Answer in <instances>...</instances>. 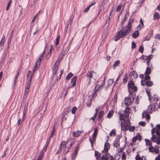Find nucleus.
<instances>
[{
	"label": "nucleus",
	"mask_w": 160,
	"mask_h": 160,
	"mask_svg": "<svg viewBox=\"0 0 160 160\" xmlns=\"http://www.w3.org/2000/svg\"><path fill=\"white\" fill-rule=\"evenodd\" d=\"M132 17V15L131 16L129 19L128 25L122 28L121 30L118 32L117 34L114 37V40L115 41H117L121 38H124L130 32L132 27L131 24L134 22V19H131Z\"/></svg>",
	"instance_id": "1"
},
{
	"label": "nucleus",
	"mask_w": 160,
	"mask_h": 160,
	"mask_svg": "<svg viewBox=\"0 0 160 160\" xmlns=\"http://www.w3.org/2000/svg\"><path fill=\"white\" fill-rule=\"evenodd\" d=\"M128 89L129 92H132V91H130V89H133L134 92H137L138 88L134 84V82L132 81H129L128 82Z\"/></svg>",
	"instance_id": "2"
},
{
	"label": "nucleus",
	"mask_w": 160,
	"mask_h": 160,
	"mask_svg": "<svg viewBox=\"0 0 160 160\" xmlns=\"http://www.w3.org/2000/svg\"><path fill=\"white\" fill-rule=\"evenodd\" d=\"M72 139H67V141H62L61 143L60 144H62V146H64V147L63 151V153L64 154L66 155L68 152V151H67L65 150L66 148L67 144L68 143H71Z\"/></svg>",
	"instance_id": "3"
},
{
	"label": "nucleus",
	"mask_w": 160,
	"mask_h": 160,
	"mask_svg": "<svg viewBox=\"0 0 160 160\" xmlns=\"http://www.w3.org/2000/svg\"><path fill=\"white\" fill-rule=\"evenodd\" d=\"M133 92L129 93V95L128 98H125V104L126 106H128L130 105L132 103V101L131 100V98L132 96Z\"/></svg>",
	"instance_id": "4"
},
{
	"label": "nucleus",
	"mask_w": 160,
	"mask_h": 160,
	"mask_svg": "<svg viewBox=\"0 0 160 160\" xmlns=\"http://www.w3.org/2000/svg\"><path fill=\"white\" fill-rule=\"evenodd\" d=\"M57 62L58 61L57 60L52 68V77L55 76L58 70V66L56 64Z\"/></svg>",
	"instance_id": "5"
},
{
	"label": "nucleus",
	"mask_w": 160,
	"mask_h": 160,
	"mask_svg": "<svg viewBox=\"0 0 160 160\" xmlns=\"http://www.w3.org/2000/svg\"><path fill=\"white\" fill-rule=\"evenodd\" d=\"M98 132V128L97 127H96L94 129V133L92 135V139H93V141H94V142H95L96 140Z\"/></svg>",
	"instance_id": "6"
},
{
	"label": "nucleus",
	"mask_w": 160,
	"mask_h": 160,
	"mask_svg": "<svg viewBox=\"0 0 160 160\" xmlns=\"http://www.w3.org/2000/svg\"><path fill=\"white\" fill-rule=\"evenodd\" d=\"M77 78V76H75L72 78L71 81V83H72V84L70 88H72L75 86L76 83Z\"/></svg>",
	"instance_id": "7"
},
{
	"label": "nucleus",
	"mask_w": 160,
	"mask_h": 160,
	"mask_svg": "<svg viewBox=\"0 0 160 160\" xmlns=\"http://www.w3.org/2000/svg\"><path fill=\"white\" fill-rule=\"evenodd\" d=\"M153 30H152L148 33L147 36L145 37V40L148 41L149 40L151 36L153 35Z\"/></svg>",
	"instance_id": "8"
},
{
	"label": "nucleus",
	"mask_w": 160,
	"mask_h": 160,
	"mask_svg": "<svg viewBox=\"0 0 160 160\" xmlns=\"http://www.w3.org/2000/svg\"><path fill=\"white\" fill-rule=\"evenodd\" d=\"M96 73L93 71H90L87 73L86 76L88 77V79H91L93 78V74Z\"/></svg>",
	"instance_id": "9"
},
{
	"label": "nucleus",
	"mask_w": 160,
	"mask_h": 160,
	"mask_svg": "<svg viewBox=\"0 0 160 160\" xmlns=\"http://www.w3.org/2000/svg\"><path fill=\"white\" fill-rule=\"evenodd\" d=\"M30 85L31 84L27 82L26 87L25 89L24 96L26 95L28 93Z\"/></svg>",
	"instance_id": "10"
},
{
	"label": "nucleus",
	"mask_w": 160,
	"mask_h": 160,
	"mask_svg": "<svg viewBox=\"0 0 160 160\" xmlns=\"http://www.w3.org/2000/svg\"><path fill=\"white\" fill-rule=\"evenodd\" d=\"M79 147L80 144L78 143V144L77 145L76 147L75 148V149L74 152L73 157L74 159L76 157V156H77L78 152L79 150Z\"/></svg>",
	"instance_id": "11"
},
{
	"label": "nucleus",
	"mask_w": 160,
	"mask_h": 160,
	"mask_svg": "<svg viewBox=\"0 0 160 160\" xmlns=\"http://www.w3.org/2000/svg\"><path fill=\"white\" fill-rule=\"evenodd\" d=\"M110 144L108 142H106L104 145V150H105V152L106 153L108 151L109 149L110 148Z\"/></svg>",
	"instance_id": "12"
},
{
	"label": "nucleus",
	"mask_w": 160,
	"mask_h": 160,
	"mask_svg": "<svg viewBox=\"0 0 160 160\" xmlns=\"http://www.w3.org/2000/svg\"><path fill=\"white\" fill-rule=\"evenodd\" d=\"M95 2H92L91 4H90L89 6H88L87 8L84 9L83 11V12L85 13H86L88 12L89 10L90 9V8H91L92 6L94 5L96 3Z\"/></svg>",
	"instance_id": "13"
},
{
	"label": "nucleus",
	"mask_w": 160,
	"mask_h": 160,
	"mask_svg": "<svg viewBox=\"0 0 160 160\" xmlns=\"http://www.w3.org/2000/svg\"><path fill=\"white\" fill-rule=\"evenodd\" d=\"M130 110V108L127 107H126L124 113L125 116V117H129V111Z\"/></svg>",
	"instance_id": "14"
},
{
	"label": "nucleus",
	"mask_w": 160,
	"mask_h": 160,
	"mask_svg": "<svg viewBox=\"0 0 160 160\" xmlns=\"http://www.w3.org/2000/svg\"><path fill=\"white\" fill-rule=\"evenodd\" d=\"M121 129L122 130L124 131H127L128 129V128L126 124H123L122 122L121 123Z\"/></svg>",
	"instance_id": "15"
},
{
	"label": "nucleus",
	"mask_w": 160,
	"mask_h": 160,
	"mask_svg": "<svg viewBox=\"0 0 160 160\" xmlns=\"http://www.w3.org/2000/svg\"><path fill=\"white\" fill-rule=\"evenodd\" d=\"M139 35V32L136 30L132 34V36L134 38L138 37Z\"/></svg>",
	"instance_id": "16"
},
{
	"label": "nucleus",
	"mask_w": 160,
	"mask_h": 160,
	"mask_svg": "<svg viewBox=\"0 0 160 160\" xmlns=\"http://www.w3.org/2000/svg\"><path fill=\"white\" fill-rule=\"evenodd\" d=\"M120 62L119 60H118L116 61H115L114 62V64L113 66V69H115L116 68V67L118 66L120 64Z\"/></svg>",
	"instance_id": "17"
},
{
	"label": "nucleus",
	"mask_w": 160,
	"mask_h": 160,
	"mask_svg": "<svg viewBox=\"0 0 160 160\" xmlns=\"http://www.w3.org/2000/svg\"><path fill=\"white\" fill-rule=\"evenodd\" d=\"M160 18V15L157 12H155L153 15V19L154 20H156L157 19H159Z\"/></svg>",
	"instance_id": "18"
},
{
	"label": "nucleus",
	"mask_w": 160,
	"mask_h": 160,
	"mask_svg": "<svg viewBox=\"0 0 160 160\" xmlns=\"http://www.w3.org/2000/svg\"><path fill=\"white\" fill-rule=\"evenodd\" d=\"M104 114V111H100L98 113V117L97 118L98 121H99L101 118V117L103 116Z\"/></svg>",
	"instance_id": "19"
},
{
	"label": "nucleus",
	"mask_w": 160,
	"mask_h": 160,
	"mask_svg": "<svg viewBox=\"0 0 160 160\" xmlns=\"http://www.w3.org/2000/svg\"><path fill=\"white\" fill-rule=\"evenodd\" d=\"M101 153H99L98 151H95V156L97 160H98V159L101 157Z\"/></svg>",
	"instance_id": "20"
},
{
	"label": "nucleus",
	"mask_w": 160,
	"mask_h": 160,
	"mask_svg": "<svg viewBox=\"0 0 160 160\" xmlns=\"http://www.w3.org/2000/svg\"><path fill=\"white\" fill-rule=\"evenodd\" d=\"M81 132L80 131L78 130L77 131L76 133L75 132H73L72 135L74 137H77L79 136L81 134Z\"/></svg>",
	"instance_id": "21"
},
{
	"label": "nucleus",
	"mask_w": 160,
	"mask_h": 160,
	"mask_svg": "<svg viewBox=\"0 0 160 160\" xmlns=\"http://www.w3.org/2000/svg\"><path fill=\"white\" fill-rule=\"evenodd\" d=\"M151 72V70L149 67H147L146 71L145 72V75H149Z\"/></svg>",
	"instance_id": "22"
},
{
	"label": "nucleus",
	"mask_w": 160,
	"mask_h": 160,
	"mask_svg": "<svg viewBox=\"0 0 160 160\" xmlns=\"http://www.w3.org/2000/svg\"><path fill=\"white\" fill-rule=\"evenodd\" d=\"M74 140L73 139H72V140L71 142V143H70V145L69 147H68L67 148L66 147V149L65 150H66L67 151H68V152H69V150L70 149V148L71 147L72 145L74 144Z\"/></svg>",
	"instance_id": "23"
},
{
	"label": "nucleus",
	"mask_w": 160,
	"mask_h": 160,
	"mask_svg": "<svg viewBox=\"0 0 160 160\" xmlns=\"http://www.w3.org/2000/svg\"><path fill=\"white\" fill-rule=\"evenodd\" d=\"M113 113L114 112L113 110H110L107 115V117L108 118H111L113 116Z\"/></svg>",
	"instance_id": "24"
},
{
	"label": "nucleus",
	"mask_w": 160,
	"mask_h": 160,
	"mask_svg": "<svg viewBox=\"0 0 160 160\" xmlns=\"http://www.w3.org/2000/svg\"><path fill=\"white\" fill-rule=\"evenodd\" d=\"M146 85L147 87L151 86L153 85V82L151 81L148 80L146 82Z\"/></svg>",
	"instance_id": "25"
},
{
	"label": "nucleus",
	"mask_w": 160,
	"mask_h": 160,
	"mask_svg": "<svg viewBox=\"0 0 160 160\" xmlns=\"http://www.w3.org/2000/svg\"><path fill=\"white\" fill-rule=\"evenodd\" d=\"M28 102L27 104H25L24 108V110L23 111V113H24V115L25 114H26V112L28 110Z\"/></svg>",
	"instance_id": "26"
},
{
	"label": "nucleus",
	"mask_w": 160,
	"mask_h": 160,
	"mask_svg": "<svg viewBox=\"0 0 160 160\" xmlns=\"http://www.w3.org/2000/svg\"><path fill=\"white\" fill-rule=\"evenodd\" d=\"M114 82L113 79H109L108 81L107 85L108 86H110Z\"/></svg>",
	"instance_id": "27"
},
{
	"label": "nucleus",
	"mask_w": 160,
	"mask_h": 160,
	"mask_svg": "<svg viewBox=\"0 0 160 160\" xmlns=\"http://www.w3.org/2000/svg\"><path fill=\"white\" fill-rule=\"evenodd\" d=\"M62 144H60L59 147V149L56 153V154H58L61 153L62 150Z\"/></svg>",
	"instance_id": "28"
},
{
	"label": "nucleus",
	"mask_w": 160,
	"mask_h": 160,
	"mask_svg": "<svg viewBox=\"0 0 160 160\" xmlns=\"http://www.w3.org/2000/svg\"><path fill=\"white\" fill-rule=\"evenodd\" d=\"M12 0H9L7 4V6L6 8V10H8L10 6L11 5V3H12Z\"/></svg>",
	"instance_id": "29"
},
{
	"label": "nucleus",
	"mask_w": 160,
	"mask_h": 160,
	"mask_svg": "<svg viewBox=\"0 0 160 160\" xmlns=\"http://www.w3.org/2000/svg\"><path fill=\"white\" fill-rule=\"evenodd\" d=\"M128 78L127 76V73L125 75L124 78L123 79V82L125 84L128 81Z\"/></svg>",
	"instance_id": "30"
},
{
	"label": "nucleus",
	"mask_w": 160,
	"mask_h": 160,
	"mask_svg": "<svg viewBox=\"0 0 160 160\" xmlns=\"http://www.w3.org/2000/svg\"><path fill=\"white\" fill-rule=\"evenodd\" d=\"M5 39V36L4 35H3L1 41H0V45H3L4 43V39Z\"/></svg>",
	"instance_id": "31"
},
{
	"label": "nucleus",
	"mask_w": 160,
	"mask_h": 160,
	"mask_svg": "<svg viewBox=\"0 0 160 160\" xmlns=\"http://www.w3.org/2000/svg\"><path fill=\"white\" fill-rule=\"evenodd\" d=\"M141 58H142L143 61H144V62H145L148 59V56H144L143 55H142L141 57Z\"/></svg>",
	"instance_id": "32"
},
{
	"label": "nucleus",
	"mask_w": 160,
	"mask_h": 160,
	"mask_svg": "<svg viewBox=\"0 0 160 160\" xmlns=\"http://www.w3.org/2000/svg\"><path fill=\"white\" fill-rule=\"evenodd\" d=\"M113 146L116 148L120 146L119 142L115 141L113 143Z\"/></svg>",
	"instance_id": "33"
},
{
	"label": "nucleus",
	"mask_w": 160,
	"mask_h": 160,
	"mask_svg": "<svg viewBox=\"0 0 160 160\" xmlns=\"http://www.w3.org/2000/svg\"><path fill=\"white\" fill-rule=\"evenodd\" d=\"M60 36L59 35H58L57 36V38L55 40V45H58L59 42V39L60 38Z\"/></svg>",
	"instance_id": "34"
},
{
	"label": "nucleus",
	"mask_w": 160,
	"mask_h": 160,
	"mask_svg": "<svg viewBox=\"0 0 160 160\" xmlns=\"http://www.w3.org/2000/svg\"><path fill=\"white\" fill-rule=\"evenodd\" d=\"M108 2V0H103L101 2V6L104 7L105 5Z\"/></svg>",
	"instance_id": "35"
},
{
	"label": "nucleus",
	"mask_w": 160,
	"mask_h": 160,
	"mask_svg": "<svg viewBox=\"0 0 160 160\" xmlns=\"http://www.w3.org/2000/svg\"><path fill=\"white\" fill-rule=\"evenodd\" d=\"M73 74L72 72H70L67 75L66 78V80H68L73 76Z\"/></svg>",
	"instance_id": "36"
},
{
	"label": "nucleus",
	"mask_w": 160,
	"mask_h": 160,
	"mask_svg": "<svg viewBox=\"0 0 160 160\" xmlns=\"http://www.w3.org/2000/svg\"><path fill=\"white\" fill-rule=\"evenodd\" d=\"M124 115L123 114H120L119 115V120H124V122L125 121V120L124 118Z\"/></svg>",
	"instance_id": "37"
},
{
	"label": "nucleus",
	"mask_w": 160,
	"mask_h": 160,
	"mask_svg": "<svg viewBox=\"0 0 160 160\" xmlns=\"http://www.w3.org/2000/svg\"><path fill=\"white\" fill-rule=\"evenodd\" d=\"M52 52V47H51L49 49V51L48 52V53L47 54L46 57H50L51 55Z\"/></svg>",
	"instance_id": "38"
},
{
	"label": "nucleus",
	"mask_w": 160,
	"mask_h": 160,
	"mask_svg": "<svg viewBox=\"0 0 160 160\" xmlns=\"http://www.w3.org/2000/svg\"><path fill=\"white\" fill-rule=\"evenodd\" d=\"M92 104V99L90 98L87 103V106L88 107H90Z\"/></svg>",
	"instance_id": "39"
},
{
	"label": "nucleus",
	"mask_w": 160,
	"mask_h": 160,
	"mask_svg": "<svg viewBox=\"0 0 160 160\" xmlns=\"http://www.w3.org/2000/svg\"><path fill=\"white\" fill-rule=\"evenodd\" d=\"M77 108L76 107H73L71 110L72 113V114H74L76 112L77 110Z\"/></svg>",
	"instance_id": "40"
},
{
	"label": "nucleus",
	"mask_w": 160,
	"mask_h": 160,
	"mask_svg": "<svg viewBox=\"0 0 160 160\" xmlns=\"http://www.w3.org/2000/svg\"><path fill=\"white\" fill-rule=\"evenodd\" d=\"M116 135V132L114 130H112L109 134V135L111 136H112V135L113 136H115Z\"/></svg>",
	"instance_id": "41"
},
{
	"label": "nucleus",
	"mask_w": 160,
	"mask_h": 160,
	"mask_svg": "<svg viewBox=\"0 0 160 160\" xmlns=\"http://www.w3.org/2000/svg\"><path fill=\"white\" fill-rule=\"evenodd\" d=\"M122 135H119L118 136H117L115 140V141H117V142H119L120 139L121 138H122Z\"/></svg>",
	"instance_id": "42"
},
{
	"label": "nucleus",
	"mask_w": 160,
	"mask_h": 160,
	"mask_svg": "<svg viewBox=\"0 0 160 160\" xmlns=\"http://www.w3.org/2000/svg\"><path fill=\"white\" fill-rule=\"evenodd\" d=\"M38 64H37V62H36L35 65L33 69L32 72L34 73L36 70L38 69Z\"/></svg>",
	"instance_id": "43"
},
{
	"label": "nucleus",
	"mask_w": 160,
	"mask_h": 160,
	"mask_svg": "<svg viewBox=\"0 0 160 160\" xmlns=\"http://www.w3.org/2000/svg\"><path fill=\"white\" fill-rule=\"evenodd\" d=\"M73 18L74 17H73L72 15L71 17L68 20V23L69 24H72Z\"/></svg>",
	"instance_id": "44"
},
{
	"label": "nucleus",
	"mask_w": 160,
	"mask_h": 160,
	"mask_svg": "<svg viewBox=\"0 0 160 160\" xmlns=\"http://www.w3.org/2000/svg\"><path fill=\"white\" fill-rule=\"evenodd\" d=\"M34 73H33L32 72V73L29 79H28V81L27 82L31 84V82L32 78V77L33 75V74Z\"/></svg>",
	"instance_id": "45"
},
{
	"label": "nucleus",
	"mask_w": 160,
	"mask_h": 160,
	"mask_svg": "<svg viewBox=\"0 0 160 160\" xmlns=\"http://www.w3.org/2000/svg\"><path fill=\"white\" fill-rule=\"evenodd\" d=\"M126 155L125 152H123L122 155V160H126Z\"/></svg>",
	"instance_id": "46"
},
{
	"label": "nucleus",
	"mask_w": 160,
	"mask_h": 160,
	"mask_svg": "<svg viewBox=\"0 0 160 160\" xmlns=\"http://www.w3.org/2000/svg\"><path fill=\"white\" fill-rule=\"evenodd\" d=\"M136 137H137V138L138 140L139 141H141V137L140 135V133H137Z\"/></svg>",
	"instance_id": "47"
},
{
	"label": "nucleus",
	"mask_w": 160,
	"mask_h": 160,
	"mask_svg": "<svg viewBox=\"0 0 160 160\" xmlns=\"http://www.w3.org/2000/svg\"><path fill=\"white\" fill-rule=\"evenodd\" d=\"M55 129L54 127L52 129L51 132V137H53L54 136V133L55 132Z\"/></svg>",
	"instance_id": "48"
},
{
	"label": "nucleus",
	"mask_w": 160,
	"mask_h": 160,
	"mask_svg": "<svg viewBox=\"0 0 160 160\" xmlns=\"http://www.w3.org/2000/svg\"><path fill=\"white\" fill-rule=\"evenodd\" d=\"M156 133L158 137H160V129H157L156 131Z\"/></svg>",
	"instance_id": "49"
},
{
	"label": "nucleus",
	"mask_w": 160,
	"mask_h": 160,
	"mask_svg": "<svg viewBox=\"0 0 160 160\" xmlns=\"http://www.w3.org/2000/svg\"><path fill=\"white\" fill-rule=\"evenodd\" d=\"M122 6V5L121 4H120V5H119L118 6L116 9V11L117 12H118L120 10Z\"/></svg>",
	"instance_id": "50"
},
{
	"label": "nucleus",
	"mask_w": 160,
	"mask_h": 160,
	"mask_svg": "<svg viewBox=\"0 0 160 160\" xmlns=\"http://www.w3.org/2000/svg\"><path fill=\"white\" fill-rule=\"evenodd\" d=\"M144 50V47L142 45L140 46L139 48V51L141 52V53H142L143 52Z\"/></svg>",
	"instance_id": "51"
},
{
	"label": "nucleus",
	"mask_w": 160,
	"mask_h": 160,
	"mask_svg": "<svg viewBox=\"0 0 160 160\" xmlns=\"http://www.w3.org/2000/svg\"><path fill=\"white\" fill-rule=\"evenodd\" d=\"M148 149L149 151L151 152H154V149L152 145H151V147H149L148 148Z\"/></svg>",
	"instance_id": "52"
},
{
	"label": "nucleus",
	"mask_w": 160,
	"mask_h": 160,
	"mask_svg": "<svg viewBox=\"0 0 160 160\" xmlns=\"http://www.w3.org/2000/svg\"><path fill=\"white\" fill-rule=\"evenodd\" d=\"M136 47V44L134 41H132V47L131 48L132 49L135 48Z\"/></svg>",
	"instance_id": "53"
},
{
	"label": "nucleus",
	"mask_w": 160,
	"mask_h": 160,
	"mask_svg": "<svg viewBox=\"0 0 160 160\" xmlns=\"http://www.w3.org/2000/svg\"><path fill=\"white\" fill-rule=\"evenodd\" d=\"M135 129V127L134 126H131L129 129V131L131 132H132Z\"/></svg>",
	"instance_id": "54"
},
{
	"label": "nucleus",
	"mask_w": 160,
	"mask_h": 160,
	"mask_svg": "<svg viewBox=\"0 0 160 160\" xmlns=\"http://www.w3.org/2000/svg\"><path fill=\"white\" fill-rule=\"evenodd\" d=\"M145 114V116L146 118L148 119H149L150 118V116L145 111H144Z\"/></svg>",
	"instance_id": "55"
},
{
	"label": "nucleus",
	"mask_w": 160,
	"mask_h": 160,
	"mask_svg": "<svg viewBox=\"0 0 160 160\" xmlns=\"http://www.w3.org/2000/svg\"><path fill=\"white\" fill-rule=\"evenodd\" d=\"M139 124L142 126L144 127L146 125V122H145L141 121L139 122Z\"/></svg>",
	"instance_id": "56"
},
{
	"label": "nucleus",
	"mask_w": 160,
	"mask_h": 160,
	"mask_svg": "<svg viewBox=\"0 0 160 160\" xmlns=\"http://www.w3.org/2000/svg\"><path fill=\"white\" fill-rule=\"evenodd\" d=\"M44 153L43 152H42V151L40 152L39 155L38 156V157H39L40 158L42 159L44 156Z\"/></svg>",
	"instance_id": "57"
},
{
	"label": "nucleus",
	"mask_w": 160,
	"mask_h": 160,
	"mask_svg": "<svg viewBox=\"0 0 160 160\" xmlns=\"http://www.w3.org/2000/svg\"><path fill=\"white\" fill-rule=\"evenodd\" d=\"M71 110L69 108H66V111L64 112V115H66L68 114V112H70Z\"/></svg>",
	"instance_id": "58"
},
{
	"label": "nucleus",
	"mask_w": 160,
	"mask_h": 160,
	"mask_svg": "<svg viewBox=\"0 0 160 160\" xmlns=\"http://www.w3.org/2000/svg\"><path fill=\"white\" fill-rule=\"evenodd\" d=\"M151 78L150 77L149 75H145V78L144 80H145V81L147 80H150V79Z\"/></svg>",
	"instance_id": "59"
},
{
	"label": "nucleus",
	"mask_w": 160,
	"mask_h": 160,
	"mask_svg": "<svg viewBox=\"0 0 160 160\" xmlns=\"http://www.w3.org/2000/svg\"><path fill=\"white\" fill-rule=\"evenodd\" d=\"M131 74L133 76H134L135 74L136 76V77H137L138 74L136 71H133L131 72Z\"/></svg>",
	"instance_id": "60"
},
{
	"label": "nucleus",
	"mask_w": 160,
	"mask_h": 160,
	"mask_svg": "<svg viewBox=\"0 0 160 160\" xmlns=\"http://www.w3.org/2000/svg\"><path fill=\"white\" fill-rule=\"evenodd\" d=\"M13 32H14V30H12V32H11L10 34V35L9 36V37L8 38H9L10 39H12V36L13 35Z\"/></svg>",
	"instance_id": "61"
},
{
	"label": "nucleus",
	"mask_w": 160,
	"mask_h": 160,
	"mask_svg": "<svg viewBox=\"0 0 160 160\" xmlns=\"http://www.w3.org/2000/svg\"><path fill=\"white\" fill-rule=\"evenodd\" d=\"M145 81V80L142 79L141 81V84L143 86H145L146 85V82H144Z\"/></svg>",
	"instance_id": "62"
},
{
	"label": "nucleus",
	"mask_w": 160,
	"mask_h": 160,
	"mask_svg": "<svg viewBox=\"0 0 160 160\" xmlns=\"http://www.w3.org/2000/svg\"><path fill=\"white\" fill-rule=\"evenodd\" d=\"M156 140V142L158 144L160 145V137H158L157 138Z\"/></svg>",
	"instance_id": "63"
},
{
	"label": "nucleus",
	"mask_w": 160,
	"mask_h": 160,
	"mask_svg": "<svg viewBox=\"0 0 160 160\" xmlns=\"http://www.w3.org/2000/svg\"><path fill=\"white\" fill-rule=\"evenodd\" d=\"M110 21V19H108V18H107V19L105 25H106L108 27L109 25Z\"/></svg>",
	"instance_id": "64"
}]
</instances>
